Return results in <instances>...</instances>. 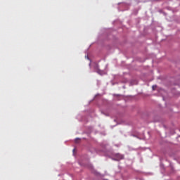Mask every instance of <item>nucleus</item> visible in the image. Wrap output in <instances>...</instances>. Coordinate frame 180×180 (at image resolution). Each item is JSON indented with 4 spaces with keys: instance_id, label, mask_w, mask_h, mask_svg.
I'll use <instances>...</instances> for the list:
<instances>
[{
    "instance_id": "obj_1",
    "label": "nucleus",
    "mask_w": 180,
    "mask_h": 180,
    "mask_svg": "<svg viewBox=\"0 0 180 180\" xmlns=\"http://www.w3.org/2000/svg\"><path fill=\"white\" fill-rule=\"evenodd\" d=\"M119 160H123V155H118Z\"/></svg>"
},
{
    "instance_id": "obj_2",
    "label": "nucleus",
    "mask_w": 180,
    "mask_h": 180,
    "mask_svg": "<svg viewBox=\"0 0 180 180\" xmlns=\"http://www.w3.org/2000/svg\"><path fill=\"white\" fill-rule=\"evenodd\" d=\"M155 88H157V86H153V91L155 90Z\"/></svg>"
},
{
    "instance_id": "obj_3",
    "label": "nucleus",
    "mask_w": 180,
    "mask_h": 180,
    "mask_svg": "<svg viewBox=\"0 0 180 180\" xmlns=\"http://www.w3.org/2000/svg\"><path fill=\"white\" fill-rule=\"evenodd\" d=\"M97 72H98V74H101V72H102L101 70H98Z\"/></svg>"
},
{
    "instance_id": "obj_4",
    "label": "nucleus",
    "mask_w": 180,
    "mask_h": 180,
    "mask_svg": "<svg viewBox=\"0 0 180 180\" xmlns=\"http://www.w3.org/2000/svg\"><path fill=\"white\" fill-rule=\"evenodd\" d=\"M77 140H79V139H75V142H76V143H77Z\"/></svg>"
}]
</instances>
